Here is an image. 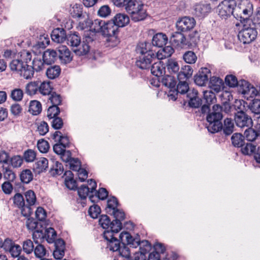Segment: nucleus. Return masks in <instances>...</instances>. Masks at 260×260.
Wrapping results in <instances>:
<instances>
[{"label":"nucleus","mask_w":260,"mask_h":260,"mask_svg":"<svg viewBox=\"0 0 260 260\" xmlns=\"http://www.w3.org/2000/svg\"><path fill=\"white\" fill-rule=\"evenodd\" d=\"M174 49L170 46H166L165 48L160 49L155 55L158 60H161L165 58L170 57L173 53Z\"/></svg>","instance_id":"bb28decb"},{"label":"nucleus","mask_w":260,"mask_h":260,"mask_svg":"<svg viewBox=\"0 0 260 260\" xmlns=\"http://www.w3.org/2000/svg\"><path fill=\"white\" fill-rule=\"evenodd\" d=\"M60 112V110L58 106H51L47 110V117L52 119L55 117Z\"/></svg>","instance_id":"bf43d9fd"},{"label":"nucleus","mask_w":260,"mask_h":260,"mask_svg":"<svg viewBox=\"0 0 260 260\" xmlns=\"http://www.w3.org/2000/svg\"><path fill=\"white\" fill-rule=\"evenodd\" d=\"M35 256L38 258H43L46 254V249L45 247L40 243L38 244L34 249Z\"/></svg>","instance_id":"49530a36"},{"label":"nucleus","mask_w":260,"mask_h":260,"mask_svg":"<svg viewBox=\"0 0 260 260\" xmlns=\"http://www.w3.org/2000/svg\"><path fill=\"white\" fill-rule=\"evenodd\" d=\"M22 249L26 254H30L34 249V246L31 240L27 239L23 241L22 244Z\"/></svg>","instance_id":"603ef678"},{"label":"nucleus","mask_w":260,"mask_h":260,"mask_svg":"<svg viewBox=\"0 0 260 260\" xmlns=\"http://www.w3.org/2000/svg\"><path fill=\"white\" fill-rule=\"evenodd\" d=\"M121 222L117 220H114L111 222L109 230L114 233L117 234L121 229Z\"/></svg>","instance_id":"0e129e2a"},{"label":"nucleus","mask_w":260,"mask_h":260,"mask_svg":"<svg viewBox=\"0 0 260 260\" xmlns=\"http://www.w3.org/2000/svg\"><path fill=\"white\" fill-rule=\"evenodd\" d=\"M204 99L208 105L214 103L216 101L215 94L211 90H206L203 91Z\"/></svg>","instance_id":"79ce46f5"},{"label":"nucleus","mask_w":260,"mask_h":260,"mask_svg":"<svg viewBox=\"0 0 260 260\" xmlns=\"http://www.w3.org/2000/svg\"><path fill=\"white\" fill-rule=\"evenodd\" d=\"M82 19H81L77 26V29L79 30L84 31V34H87L88 35H90L91 31V19H90L88 15H83L81 17Z\"/></svg>","instance_id":"f3484780"},{"label":"nucleus","mask_w":260,"mask_h":260,"mask_svg":"<svg viewBox=\"0 0 260 260\" xmlns=\"http://www.w3.org/2000/svg\"><path fill=\"white\" fill-rule=\"evenodd\" d=\"M42 57L45 63L50 64L56 60L58 57V54L56 51L48 49L44 51Z\"/></svg>","instance_id":"5701e85b"},{"label":"nucleus","mask_w":260,"mask_h":260,"mask_svg":"<svg viewBox=\"0 0 260 260\" xmlns=\"http://www.w3.org/2000/svg\"><path fill=\"white\" fill-rule=\"evenodd\" d=\"M90 192L89 187L84 185H81L78 190L79 197L82 199H85Z\"/></svg>","instance_id":"338daca9"},{"label":"nucleus","mask_w":260,"mask_h":260,"mask_svg":"<svg viewBox=\"0 0 260 260\" xmlns=\"http://www.w3.org/2000/svg\"><path fill=\"white\" fill-rule=\"evenodd\" d=\"M39 81H34L27 84L25 87L26 93L30 95L37 93V91H39Z\"/></svg>","instance_id":"2f4dec72"},{"label":"nucleus","mask_w":260,"mask_h":260,"mask_svg":"<svg viewBox=\"0 0 260 260\" xmlns=\"http://www.w3.org/2000/svg\"><path fill=\"white\" fill-rule=\"evenodd\" d=\"M183 59L187 63H194L197 59L196 54L191 51L186 52L183 55Z\"/></svg>","instance_id":"37998d69"},{"label":"nucleus","mask_w":260,"mask_h":260,"mask_svg":"<svg viewBox=\"0 0 260 260\" xmlns=\"http://www.w3.org/2000/svg\"><path fill=\"white\" fill-rule=\"evenodd\" d=\"M93 41V35H88L84 34L83 41L82 45L79 48H76L73 49L74 52L78 55H84L86 54L90 49L89 43Z\"/></svg>","instance_id":"9d476101"},{"label":"nucleus","mask_w":260,"mask_h":260,"mask_svg":"<svg viewBox=\"0 0 260 260\" xmlns=\"http://www.w3.org/2000/svg\"><path fill=\"white\" fill-rule=\"evenodd\" d=\"M9 66L11 71L15 72L24 79H30L34 76V72L31 66L24 63L20 58L13 59Z\"/></svg>","instance_id":"7ed1b4c3"},{"label":"nucleus","mask_w":260,"mask_h":260,"mask_svg":"<svg viewBox=\"0 0 260 260\" xmlns=\"http://www.w3.org/2000/svg\"><path fill=\"white\" fill-rule=\"evenodd\" d=\"M28 111L34 115H38L42 111V105L41 103L36 100L30 101Z\"/></svg>","instance_id":"c756f323"},{"label":"nucleus","mask_w":260,"mask_h":260,"mask_svg":"<svg viewBox=\"0 0 260 260\" xmlns=\"http://www.w3.org/2000/svg\"><path fill=\"white\" fill-rule=\"evenodd\" d=\"M238 12L244 19L249 17L253 13V5L249 0H240L238 4Z\"/></svg>","instance_id":"6e6552de"},{"label":"nucleus","mask_w":260,"mask_h":260,"mask_svg":"<svg viewBox=\"0 0 260 260\" xmlns=\"http://www.w3.org/2000/svg\"><path fill=\"white\" fill-rule=\"evenodd\" d=\"M14 203L18 207L21 208V213L23 216L27 217L31 212V209L30 207L25 205L24 198L20 193H16L13 198Z\"/></svg>","instance_id":"9b49d317"},{"label":"nucleus","mask_w":260,"mask_h":260,"mask_svg":"<svg viewBox=\"0 0 260 260\" xmlns=\"http://www.w3.org/2000/svg\"><path fill=\"white\" fill-rule=\"evenodd\" d=\"M4 176L6 179L12 181L15 179V174L9 166H3Z\"/></svg>","instance_id":"4d7b16f0"},{"label":"nucleus","mask_w":260,"mask_h":260,"mask_svg":"<svg viewBox=\"0 0 260 260\" xmlns=\"http://www.w3.org/2000/svg\"><path fill=\"white\" fill-rule=\"evenodd\" d=\"M257 32L254 27L244 24L238 34L239 40L244 44H249L255 40Z\"/></svg>","instance_id":"39448f33"},{"label":"nucleus","mask_w":260,"mask_h":260,"mask_svg":"<svg viewBox=\"0 0 260 260\" xmlns=\"http://www.w3.org/2000/svg\"><path fill=\"white\" fill-rule=\"evenodd\" d=\"M52 90L50 82L39 83V91L43 95H49Z\"/></svg>","instance_id":"c9c22d12"},{"label":"nucleus","mask_w":260,"mask_h":260,"mask_svg":"<svg viewBox=\"0 0 260 260\" xmlns=\"http://www.w3.org/2000/svg\"><path fill=\"white\" fill-rule=\"evenodd\" d=\"M111 10L109 6L104 5L100 8L98 14L102 18H106L110 15Z\"/></svg>","instance_id":"864d4df0"},{"label":"nucleus","mask_w":260,"mask_h":260,"mask_svg":"<svg viewBox=\"0 0 260 260\" xmlns=\"http://www.w3.org/2000/svg\"><path fill=\"white\" fill-rule=\"evenodd\" d=\"M223 85V81L221 79L216 76H213L210 78L209 82V87L215 91L218 92L220 91Z\"/></svg>","instance_id":"a878e982"},{"label":"nucleus","mask_w":260,"mask_h":260,"mask_svg":"<svg viewBox=\"0 0 260 260\" xmlns=\"http://www.w3.org/2000/svg\"><path fill=\"white\" fill-rule=\"evenodd\" d=\"M61 69L58 66H53L48 68L46 74L47 77L51 79L57 78L60 74Z\"/></svg>","instance_id":"7c9ffc66"},{"label":"nucleus","mask_w":260,"mask_h":260,"mask_svg":"<svg viewBox=\"0 0 260 260\" xmlns=\"http://www.w3.org/2000/svg\"><path fill=\"white\" fill-rule=\"evenodd\" d=\"M58 52V56L62 63L66 64L72 60L70 51L66 46L59 47Z\"/></svg>","instance_id":"6ab92c4d"},{"label":"nucleus","mask_w":260,"mask_h":260,"mask_svg":"<svg viewBox=\"0 0 260 260\" xmlns=\"http://www.w3.org/2000/svg\"><path fill=\"white\" fill-rule=\"evenodd\" d=\"M151 72L153 75L159 77L165 73V66L162 61L158 60L151 66Z\"/></svg>","instance_id":"b1692460"},{"label":"nucleus","mask_w":260,"mask_h":260,"mask_svg":"<svg viewBox=\"0 0 260 260\" xmlns=\"http://www.w3.org/2000/svg\"><path fill=\"white\" fill-rule=\"evenodd\" d=\"M196 24V21L193 18L184 17L177 21L176 26L178 30L185 31L193 28Z\"/></svg>","instance_id":"f8f14e48"},{"label":"nucleus","mask_w":260,"mask_h":260,"mask_svg":"<svg viewBox=\"0 0 260 260\" xmlns=\"http://www.w3.org/2000/svg\"><path fill=\"white\" fill-rule=\"evenodd\" d=\"M210 71L207 68H202L199 73L194 76V82L199 86H204L208 82Z\"/></svg>","instance_id":"4468645a"},{"label":"nucleus","mask_w":260,"mask_h":260,"mask_svg":"<svg viewBox=\"0 0 260 260\" xmlns=\"http://www.w3.org/2000/svg\"><path fill=\"white\" fill-rule=\"evenodd\" d=\"M45 239L49 243H53L55 242L57 234L54 229L49 228L45 230Z\"/></svg>","instance_id":"f704fd0d"},{"label":"nucleus","mask_w":260,"mask_h":260,"mask_svg":"<svg viewBox=\"0 0 260 260\" xmlns=\"http://www.w3.org/2000/svg\"><path fill=\"white\" fill-rule=\"evenodd\" d=\"M167 67L170 73H177L179 70V66L177 62L172 59L168 60Z\"/></svg>","instance_id":"8fccbe9b"},{"label":"nucleus","mask_w":260,"mask_h":260,"mask_svg":"<svg viewBox=\"0 0 260 260\" xmlns=\"http://www.w3.org/2000/svg\"><path fill=\"white\" fill-rule=\"evenodd\" d=\"M44 62L42 61L40 57H36L32 61V68L33 71L39 72L42 70L44 68Z\"/></svg>","instance_id":"3c124183"},{"label":"nucleus","mask_w":260,"mask_h":260,"mask_svg":"<svg viewBox=\"0 0 260 260\" xmlns=\"http://www.w3.org/2000/svg\"><path fill=\"white\" fill-rule=\"evenodd\" d=\"M212 111L206 117L208 122L206 127L208 131L214 133L218 132L222 127L225 135H231L234 131V124L231 118H226L224 121L223 125H222L220 120L222 118V107L219 105H215L213 106Z\"/></svg>","instance_id":"f257e3e1"},{"label":"nucleus","mask_w":260,"mask_h":260,"mask_svg":"<svg viewBox=\"0 0 260 260\" xmlns=\"http://www.w3.org/2000/svg\"><path fill=\"white\" fill-rule=\"evenodd\" d=\"M125 11L129 14L132 20L138 22L144 20L147 17L146 10L140 1L134 0L125 8Z\"/></svg>","instance_id":"f03ea898"},{"label":"nucleus","mask_w":260,"mask_h":260,"mask_svg":"<svg viewBox=\"0 0 260 260\" xmlns=\"http://www.w3.org/2000/svg\"><path fill=\"white\" fill-rule=\"evenodd\" d=\"M118 29L117 25L112 21L107 22L105 21L101 34L108 37L114 36L118 32Z\"/></svg>","instance_id":"dca6fc26"},{"label":"nucleus","mask_w":260,"mask_h":260,"mask_svg":"<svg viewBox=\"0 0 260 260\" xmlns=\"http://www.w3.org/2000/svg\"><path fill=\"white\" fill-rule=\"evenodd\" d=\"M117 205L118 201L115 197L109 198L107 201V212L110 213L112 210L117 209Z\"/></svg>","instance_id":"5fc2aeb1"},{"label":"nucleus","mask_w":260,"mask_h":260,"mask_svg":"<svg viewBox=\"0 0 260 260\" xmlns=\"http://www.w3.org/2000/svg\"><path fill=\"white\" fill-rule=\"evenodd\" d=\"M100 212L101 209L100 207L96 205L91 206L88 210L89 214L93 218H96Z\"/></svg>","instance_id":"774afa93"},{"label":"nucleus","mask_w":260,"mask_h":260,"mask_svg":"<svg viewBox=\"0 0 260 260\" xmlns=\"http://www.w3.org/2000/svg\"><path fill=\"white\" fill-rule=\"evenodd\" d=\"M210 5L208 4H198L194 6V14L198 17H204L211 11Z\"/></svg>","instance_id":"a211bd4d"},{"label":"nucleus","mask_w":260,"mask_h":260,"mask_svg":"<svg viewBox=\"0 0 260 260\" xmlns=\"http://www.w3.org/2000/svg\"><path fill=\"white\" fill-rule=\"evenodd\" d=\"M237 7L236 0H223L218 6V13L219 17L226 19L234 13Z\"/></svg>","instance_id":"20e7f679"},{"label":"nucleus","mask_w":260,"mask_h":260,"mask_svg":"<svg viewBox=\"0 0 260 260\" xmlns=\"http://www.w3.org/2000/svg\"><path fill=\"white\" fill-rule=\"evenodd\" d=\"M91 23L90 35H93L94 37V32H102L103 25L105 24V21L96 19L93 21L91 20Z\"/></svg>","instance_id":"cd10ccee"},{"label":"nucleus","mask_w":260,"mask_h":260,"mask_svg":"<svg viewBox=\"0 0 260 260\" xmlns=\"http://www.w3.org/2000/svg\"><path fill=\"white\" fill-rule=\"evenodd\" d=\"M99 224L104 229H109L111 223L109 217L106 215L101 216L99 220Z\"/></svg>","instance_id":"6e6d98bb"},{"label":"nucleus","mask_w":260,"mask_h":260,"mask_svg":"<svg viewBox=\"0 0 260 260\" xmlns=\"http://www.w3.org/2000/svg\"><path fill=\"white\" fill-rule=\"evenodd\" d=\"M0 247L3 248L5 250L9 251L13 257L19 256L22 250V248L19 245L14 244L9 239H6L3 243L1 241Z\"/></svg>","instance_id":"423d86ee"},{"label":"nucleus","mask_w":260,"mask_h":260,"mask_svg":"<svg viewBox=\"0 0 260 260\" xmlns=\"http://www.w3.org/2000/svg\"><path fill=\"white\" fill-rule=\"evenodd\" d=\"M10 96L14 101H20L23 97V91L20 88H15L11 91Z\"/></svg>","instance_id":"09e8293b"},{"label":"nucleus","mask_w":260,"mask_h":260,"mask_svg":"<svg viewBox=\"0 0 260 260\" xmlns=\"http://www.w3.org/2000/svg\"><path fill=\"white\" fill-rule=\"evenodd\" d=\"M162 83L165 86L170 88H174L176 85V82L175 78L170 75H167L162 79Z\"/></svg>","instance_id":"ea45409f"},{"label":"nucleus","mask_w":260,"mask_h":260,"mask_svg":"<svg viewBox=\"0 0 260 260\" xmlns=\"http://www.w3.org/2000/svg\"><path fill=\"white\" fill-rule=\"evenodd\" d=\"M171 41L177 46L183 45L185 42V38L184 35L181 32H175L171 38Z\"/></svg>","instance_id":"473e14b6"},{"label":"nucleus","mask_w":260,"mask_h":260,"mask_svg":"<svg viewBox=\"0 0 260 260\" xmlns=\"http://www.w3.org/2000/svg\"><path fill=\"white\" fill-rule=\"evenodd\" d=\"M244 136L248 141L253 142L258 137L259 133L253 128H249L245 131Z\"/></svg>","instance_id":"58836bf2"},{"label":"nucleus","mask_w":260,"mask_h":260,"mask_svg":"<svg viewBox=\"0 0 260 260\" xmlns=\"http://www.w3.org/2000/svg\"><path fill=\"white\" fill-rule=\"evenodd\" d=\"M256 149V146L251 143H247L241 149L242 153L245 155H250Z\"/></svg>","instance_id":"680f3d73"},{"label":"nucleus","mask_w":260,"mask_h":260,"mask_svg":"<svg viewBox=\"0 0 260 260\" xmlns=\"http://www.w3.org/2000/svg\"><path fill=\"white\" fill-rule=\"evenodd\" d=\"M240 92L244 95L245 98L248 99L249 98L254 97V88L253 85L245 80L239 82Z\"/></svg>","instance_id":"2eb2a0df"},{"label":"nucleus","mask_w":260,"mask_h":260,"mask_svg":"<svg viewBox=\"0 0 260 260\" xmlns=\"http://www.w3.org/2000/svg\"><path fill=\"white\" fill-rule=\"evenodd\" d=\"M250 110L254 113L260 114V100L254 99L250 106Z\"/></svg>","instance_id":"69168bd1"},{"label":"nucleus","mask_w":260,"mask_h":260,"mask_svg":"<svg viewBox=\"0 0 260 260\" xmlns=\"http://www.w3.org/2000/svg\"><path fill=\"white\" fill-rule=\"evenodd\" d=\"M119 240L122 244H127L133 248H136L140 245V241L138 238H134L129 233L122 232L119 235Z\"/></svg>","instance_id":"ddd939ff"},{"label":"nucleus","mask_w":260,"mask_h":260,"mask_svg":"<svg viewBox=\"0 0 260 260\" xmlns=\"http://www.w3.org/2000/svg\"><path fill=\"white\" fill-rule=\"evenodd\" d=\"M155 57V54L153 52H149L148 55H140L139 59L136 61V65L141 69H148Z\"/></svg>","instance_id":"1a4fd4ad"},{"label":"nucleus","mask_w":260,"mask_h":260,"mask_svg":"<svg viewBox=\"0 0 260 260\" xmlns=\"http://www.w3.org/2000/svg\"><path fill=\"white\" fill-rule=\"evenodd\" d=\"M168 41V37L167 36L162 33H158L155 34L152 40V43L153 46L162 47L164 45H166Z\"/></svg>","instance_id":"393cba45"},{"label":"nucleus","mask_w":260,"mask_h":260,"mask_svg":"<svg viewBox=\"0 0 260 260\" xmlns=\"http://www.w3.org/2000/svg\"><path fill=\"white\" fill-rule=\"evenodd\" d=\"M225 83L231 87H235L239 85L237 78L233 75H227L225 78Z\"/></svg>","instance_id":"13d9d810"},{"label":"nucleus","mask_w":260,"mask_h":260,"mask_svg":"<svg viewBox=\"0 0 260 260\" xmlns=\"http://www.w3.org/2000/svg\"><path fill=\"white\" fill-rule=\"evenodd\" d=\"M112 21L118 28L119 27H124L128 24L129 22V18L124 13H118L114 17Z\"/></svg>","instance_id":"aec40b11"},{"label":"nucleus","mask_w":260,"mask_h":260,"mask_svg":"<svg viewBox=\"0 0 260 260\" xmlns=\"http://www.w3.org/2000/svg\"><path fill=\"white\" fill-rule=\"evenodd\" d=\"M235 121L236 125L241 128L250 127L253 124L251 118L242 110L235 114Z\"/></svg>","instance_id":"0eeeda50"},{"label":"nucleus","mask_w":260,"mask_h":260,"mask_svg":"<svg viewBox=\"0 0 260 260\" xmlns=\"http://www.w3.org/2000/svg\"><path fill=\"white\" fill-rule=\"evenodd\" d=\"M32 238L35 243H42L45 238V232L43 230L36 229L33 233Z\"/></svg>","instance_id":"e433bc0d"},{"label":"nucleus","mask_w":260,"mask_h":260,"mask_svg":"<svg viewBox=\"0 0 260 260\" xmlns=\"http://www.w3.org/2000/svg\"><path fill=\"white\" fill-rule=\"evenodd\" d=\"M70 14L74 18H81L83 16L82 7L80 5L75 4L70 9Z\"/></svg>","instance_id":"a19ab883"},{"label":"nucleus","mask_w":260,"mask_h":260,"mask_svg":"<svg viewBox=\"0 0 260 260\" xmlns=\"http://www.w3.org/2000/svg\"><path fill=\"white\" fill-rule=\"evenodd\" d=\"M37 131L40 135H45L49 131L48 124L45 121H41L38 123Z\"/></svg>","instance_id":"052dcab7"},{"label":"nucleus","mask_w":260,"mask_h":260,"mask_svg":"<svg viewBox=\"0 0 260 260\" xmlns=\"http://www.w3.org/2000/svg\"><path fill=\"white\" fill-rule=\"evenodd\" d=\"M33 178V175L30 170L26 169L23 170L20 175L21 181L25 183H29Z\"/></svg>","instance_id":"de8ad7c7"},{"label":"nucleus","mask_w":260,"mask_h":260,"mask_svg":"<svg viewBox=\"0 0 260 260\" xmlns=\"http://www.w3.org/2000/svg\"><path fill=\"white\" fill-rule=\"evenodd\" d=\"M48 167V159L45 157H41L34 164L33 170L36 173L40 174L46 171Z\"/></svg>","instance_id":"412c9836"},{"label":"nucleus","mask_w":260,"mask_h":260,"mask_svg":"<svg viewBox=\"0 0 260 260\" xmlns=\"http://www.w3.org/2000/svg\"><path fill=\"white\" fill-rule=\"evenodd\" d=\"M38 148L42 153H46L49 148V145L47 141L44 140H40L37 144Z\"/></svg>","instance_id":"e2e57ef3"},{"label":"nucleus","mask_w":260,"mask_h":260,"mask_svg":"<svg viewBox=\"0 0 260 260\" xmlns=\"http://www.w3.org/2000/svg\"><path fill=\"white\" fill-rule=\"evenodd\" d=\"M150 44L147 42H142L138 44L136 48V52L140 55H148L149 52H153L150 50Z\"/></svg>","instance_id":"c85d7f7f"},{"label":"nucleus","mask_w":260,"mask_h":260,"mask_svg":"<svg viewBox=\"0 0 260 260\" xmlns=\"http://www.w3.org/2000/svg\"><path fill=\"white\" fill-rule=\"evenodd\" d=\"M63 172L62 165L58 161H55L51 169L50 173L53 176L60 175Z\"/></svg>","instance_id":"a18cd8bd"},{"label":"nucleus","mask_w":260,"mask_h":260,"mask_svg":"<svg viewBox=\"0 0 260 260\" xmlns=\"http://www.w3.org/2000/svg\"><path fill=\"white\" fill-rule=\"evenodd\" d=\"M51 38L54 42L57 43H63L67 38L65 30L59 28L54 29L51 33Z\"/></svg>","instance_id":"4be33fe9"},{"label":"nucleus","mask_w":260,"mask_h":260,"mask_svg":"<svg viewBox=\"0 0 260 260\" xmlns=\"http://www.w3.org/2000/svg\"><path fill=\"white\" fill-rule=\"evenodd\" d=\"M25 197L27 203V206L30 207V206L35 205L36 202V197L34 191L31 190L27 191L25 193Z\"/></svg>","instance_id":"c03bdc74"},{"label":"nucleus","mask_w":260,"mask_h":260,"mask_svg":"<svg viewBox=\"0 0 260 260\" xmlns=\"http://www.w3.org/2000/svg\"><path fill=\"white\" fill-rule=\"evenodd\" d=\"M232 144L237 147H242L244 144V137L239 133L234 134L231 138Z\"/></svg>","instance_id":"72a5a7b5"},{"label":"nucleus","mask_w":260,"mask_h":260,"mask_svg":"<svg viewBox=\"0 0 260 260\" xmlns=\"http://www.w3.org/2000/svg\"><path fill=\"white\" fill-rule=\"evenodd\" d=\"M81 42L80 38L75 34L70 35L67 38V43L69 45L77 48Z\"/></svg>","instance_id":"4c0bfd02"}]
</instances>
